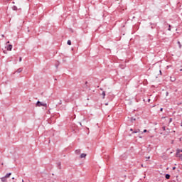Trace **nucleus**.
I'll list each match as a JSON object with an SVG mask.
<instances>
[{
    "label": "nucleus",
    "instance_id": "obj_1",
    "mask_svg": "<svg viewBox=\"0 0 182 182\" xmlns=\"http://www.w3.org/2000/svg\"><path fill=\"white\" fill-rule=\"evenodd\" d=\"M36 105L38 107H42V106H43V107H48V104L43 103V102H42L41 101H38Z\"/></svg>",
    "mask_w": 182,
    "mask_h": 182
},
{
    "label": "nucleus",
    "instance_id": "obj_2",
    "mask_svg": "<svg viewBox=\"0 0 182 182\" xmlns=\"http://www.w3.org/2000/svg\"><path fill=\"white\" fill-rule=\"evenodd\" d=\"M151 29H154L157 26V23H150Z\"/></svg>",
    "mask_w": 182,
    "mask_h": 182
},
{
    "label": "nucleus",
    "instance_id": "obj_3",
    "mask_svg": "<svg viewBox=\"0 0 182 182\" xmlns=\"http://www.w3.org/2000/svg\"><path fill=\"white\" fill-rule=\"evenodd\" d=\"M170 177H171V176L170 174H168V173L165 174V178L166 180H170Z\"/></svg>",
    "mask_w": 182,
    "mask_h": 182
},
{
    "label": "nucleus",
    "instance_id": "obj_4",
    "mask_svg": "<svg viewBox=\"0 0 182 182\" xmlns=\"http://www.w3.org/2000/svg\"><path fill=\"white\" fill-rule=\"evenodd\" d=\"M12 48H13V46H12L11 44H9V45L7 46L6 50H12Z\"/></svg>",
    "mask_w": 182,
    "mask_h": 182
},
{
    "label": "nucleus",
    "instance_id": "obj_5",
    "mask_svg": "<svg viewBox=\"0 0 182 182\" xmlns=\"http://www.w3.org/2000/svg\"><path fill=\"white\" fill-rule=\"evenodd\" d=\"M136 133H140V129H135L132 132V134H134Z\"/></svg>",
    "mask_w": 182,
    "mask_h": 182
},
{
    "label": "nucleus",
    "instance_id": "obj_6",
    "mask_svg": "<svg viewBox=\"0 0 182 182\" xmlns=\"http://www.w3.org/2000/svg\"><path fill=\"white\" fill-rule=\"evenodd\" d=\"M11 176H12V173H6V176H5V177L6 178H9V177H11Z\"/></svg>",
    "mask_w": 182,
    "mask_h": 182
},
{
    "label": "nucleus",
    "instance_id": "obj_7",
    "mask_svg": "<svg viewBox=\"0 0 182 182\" xmlns=\"http://www.w3.org/2000/svg\"><path fill=\"white\" fill-rule=\"evenodd\" d=\"M22 70H23V68H18L16 72L17 73H21L22 72Z\"/></svg>",
    "mask_w": 182,
    "mask_h": 182
},
{
    "label": "nucleus",
    "instance_id": "obj_8",
    "mask_svg": "<svg viewBox=\"0 0 182 182\" xmlns=\"http://www.w3.org/2000/svg\"><path fill=\"white\" fill-rule=\"evenodd\" d=\"M180 153H182V149H177L176 156H178V154H180Z\"/></svg>",
    "mask_w": 182,
    "mask_h": 182
},
{
    "label": "nucleus",
    "instance_id": "obj_9",
    "mask_svg": "<svg viewBox=\"0 0 182 182\" xmlns=\"http://www.w3.org/2000/svg\"><path fill=\"white\" fill-rule=\"evenodd\" d=\"M86 156H87L86 154H81L80 157V159H85L86 157Z\"/></svg>",
    "mask_w": 182,
    "mask_h": 182
},
{
    "label": "nucleus",
    "instance_id": "obj_10",
    "mask_svg": "<svg viewBox=\"0 0 182 182\" xmlns=\"http://www.w3.org/2000/svg\"><path fill=\"white\" fill-rule=\"evenodd\" d=\"M57 167L60 170L62 168L60 162L57 163Z\"/></svg>",
    "mask_w": 182,
    "mask_h": 182
},
{
    "label": "nucleus",
    "instance_id": "obj_11",
    "mask_svg": "<svg viewBox=\"0 0 182 182\" xmlns=\"http://www.w3.org/2000/svg\"><path fill=\"white\" fill-rule=\"evenodd\" d=\"M6 178H7L6 177L4 176L1 178V180L2 182H6Z\"/></svg>",
    "mask_w": 182,
    "mask_h": 182
},
{
    "label": "nucleus",
    "instance_id": "obj_12",
    "mask_svg": "<svg viewBox=\"0 0 182 182\" xmlns=\"http://www.w3.org/2000/svg\"><path fill=\"white\" fill-rule=\"evenodd\" d=\"M12 9L13 11H18V7L16 6H13Z\"/></svg>",
    "mask_w": 182,
    "mask_h": 182
},
{
    "label": "nucleus",
    "instance_id": "obj_13",
    "mask_svg": "<svg viewBox=\"0 0 182 182\" xmlns=\"http://www.w3.org/2000/svg\"><path fill=\"white\" fill-rule=\"evenodd\" d=\"M102 99H105V97L106 96V92L103 91L102 93Z\"/></svg>",
    "mask_w": 182,
    "mask_h": 182
},
{
    "label": "nucleus",
    "instance_id": "obj_14",
    "mask_svg": "<svg viewBox=\"0 0 182 182\" xmlns=\"http://www.w3.org/2000/svg\"><path fill=\"white\" fill-rule=\"evenodd\" d=\"M67 45H69V46L72 45V41L70 40H68L67 41Z\"/></svg>",
    "mask_w": 182,
    "mask_h": 182
},
{
    "label": "nucleus",
    "instance_id": "obj_15",
    "mask_svg": "<svg viewBox=\"0 0 182 182\" xmlns=\"http://www.w3.org/2000/svg\"><path fill=\"white\" fill-rule=\"evenodd\" d=\"M178 45H179V48L181 49V43L180 41L177 42Z\"/></svg>",
    "mask_w": 182,
    "mask_h": 182
},
{
    "label": "nucleus",
    "instance_id": "obj_16",
    "mask_svg": "<svg viewBox=\"0 0 182 182\" xmlns=\"http://www.w3.org/2000/svg\"><path fill=\"white\" fill-rule=\"evenodd\" d=\"M168 31H171V25H168Z\"/></svg>",
    "mask_w": 182,
    "mask_h": 182
},
{
    "label": "nucleus",
    "instance_id": "obj_17",
    "mask_svg": "<svg viewBox=\"0 0 182 182\" xmlns=\"http://www.w3.org/2000/svg\"><path fill=\"white\" fill-rule=\"evenodd\" d=\"M178 157H179V159H181V160H182V154L178 155Z\"/></svg>",
    "mask_w": 182,
    "mask_h": 182
},
{
    "label": "nucleus",
    "instance_id": "obj_18",
    "mask_svg": "<svg viewBox=\"0 0 182 182\" xmlns=\"http://www.w3.org/2000/svg\"><path fill=\"white\" fill-rule=\"evenodd\" d=\"M143 133H147V129H144V131L141 132V134H143Z\"/></svg>",
    "mask_w": 182,
    "mask_h": 182
},
{
    "label": "nucleus",
    "instance_id": "obj_19",
    "mask_svg": "<svg viewBox=\"0 0 182 182\" xmlns=\"http://www.w3.org/2000/svg\"><path fill=\"white\" fill-rule=\"evenodd\" d=\"M131 120H132V122H133V120H134V122H136V118L132 117Z\"/></svg>",
    "mask_w": 182,
    "mask_h": 182
},
{
    "label": "nucleus",
    "instance_id": "obj_20",
    "mask_svg": "<svg viewBox=\"0 0 182 182\" xmlns=\"http://www.w3.org/2000/svg\"><path fill=\"white\" fill-rule=\"evenodd\" d=\"M171 122H173V118L169 119V123H171Z\"/></svg>",
    "mask_w": 182,
    "mask_h": 182
},
{
    "label": "nucleus",
    "instance_id": "obj_21",
    "mask_svg": "<svg viewBox=\"0 0 182 182\" xmlns=\"http://www.w3.org/2000/svg\"><path fill=\"white\" fill-rule=\"evenodd\" d=\"M162 129H163L164 132H166V127H163Z\"/></svg>",
    "mask_w": 182,
    "mask_h": 182
},
{
    "label": "nucleus",
    "instance_id": "obj_22",
    "mask_svg": "<svg viewBox=\"0 0 182 182\" xmlns=\"http://www.w3.org/2000/svg\"><path fill=\"white\" fill-rule=\"evenodd\" d=\"M19 62H22V57H19Z\"/></svg>",
    "mask_w": 182,
    "mask_h": 182
},
{
    "label": "nucleus",
    "instance_id": "obj_23",
    "mask_svg": "<svg viewBox=\"0 0 182 182\" xmlns=\"http://www.w3.org/2000/svg\"><path fill=\"white\" fill-rule=\"evenodd\" d=\"M85 86L87 87V81L85 82Z\"/></svg>",
    "mask_w": 182,
    "mask_h": 182
},
{
    "label": "nucleus",
    "instance_id": "obj_24",
    "mask_svg": "<svg viewBox=\"0 0 182 182\" xmlns=\"http://www.w3.org/2000/svg\"><path fill=\"white\" fill-rule=\"evenodd\" d=\"M166 96H168V92H166Z\"/></svg>",
    "mask_w": 182,
    "mask_h": 182
},
{
    "label": "nucleus",
    "instance_id": "obj_25",
    "mask_svg": "<svg viewBox=\"0 0 182 182\" xmlns=\"http://www.w3.org/2000/svg\"><path fill=\"white\" fill-rule=\"evenodd\" d=\"M1 38H5V35L2 34Z\"/></svg>",
    "mask_w": 182,
    "mask_h": 182
},
{
    "label": "nucleus",
    "instance_id": "obj_26",
    "mask_svg": "<svg viewBox=\"0 0 182 182\" xmlns=\"http://www.w3.org/2000/svg\"><path fill=\"white\" fill-rule=\"evenodd\" d=\"M172 170H176V166H173V167L172 168Z\"/></svg>",
    "mask_w": 182,
    "mask_h": 182
},
{
    "label": "nucleus",
    "instance_id": "obj_27",
    "mask_svg": "<svg viewBox=\"0 0 182 182\" xmlns=\"http://www.w3.org/2000/svg\"><path fill=\"white\" fill-rule=\"evenodd\" d=\"M160 112H163V108H160Z\"/></svg>",
    "mask_w": 182,
    "mask_h": 182
},
{
    "label": "nucleus",
    "instance_id": "obj_28",
    "mask_svg": "<svg viewBox=\"0 0 182 182\" xmlns=\"http://www.w3.org/2000/svg\"><path fill=\"white\" fill-rule=\"evenodd\" d=\"M159 73H160V75H161V74H162L161 70H159Z\"/></svg>",
    "mask_w": 182,
    "mask_h": 182
},
{
    "label": "nucleus",
    "instance_id": "obj_29",
    "mask_svg": "<svg viewBox=\"0 0 182 182\" xmlns=\"http://www.w3.org/2000/svg\"><path fill=\"white\" fill-rule=\"evenodd\" d=\"M129 130H130V132H133V129H132V128Z\"/></svg>",
    "mask_w": 182,
    "mask_h": 182
},
{
    "label": "nucleus",
    "instance_id": "obj_30",
    "mask_svg": "<svg viewBox=\"0 0 182 182\" xmlns=\"http://www.w3.org/2000/svg\"><path fill=\"white\" fill-rule=\"evenodd\" d=\"M75 151H76V153H79L80 151L79 150H76Z\"/></svg>",
    "mask_w": 182,
    "mask_h": 182
},
{
    "label": "nucleus",
    "instance_id": "obj_31",
    "mask_svg": "<svg viewBox=\"0 0 182 182\" xmlns=\"http://www.w3.org/2000/svg\"><path fill=\"white\" fill-rule=\"evenodd\" d=\"M55 66H56V68H58V66H59V64L55 65Z\"/></svg>",
    "mask_w": 182,
    "mask_h": 182
},
{
    "label": "nucleus",
    "instance_id": "obj_32",
    "mask_svg": "<svg viewBox=\"0 0 182 182\" xmlns=\"http://www.w3.org/2000/svg\"><path fill=\"white\" fill-rule=\"evenodd\" d=\"M139 139H143V136H139Z\"/></svg>",
    "mask_w": 182,
    "mask_h": 182
},
{
    "label": "nucleus",
    "instance_id": "obj_33",
    "mask_svg": "<svg viewBox=\"0 0 182 182\" xmlns=\"http://www.w3.org/2000/svg\"><path fill=\"white\" fill-rule=\"evenodd\" d=\"M173 143H174V141H171V144H173Z\"/></svg>",
    "mask_w": 182,
    "mask_h": 182
},
{
    "label": "nucleus",
    "instance_id": "obj_34",
    "mask_svg": "<svg viewBox=\"0 0 182 182\" xmlns=\"http://www.w3.org/2000/svg\"><path fill=\"white\" fill-rule=\"evenodd\" d=\"M12 180H15V177H13V178H12Z\"/></svg>",
    "mask_w": 182,
    "mask_h": 182
},
{
    "label": "nucleus",
    "instance_id": "obj_35",
    "mask_svg": "<svg viewBox=\"0 0 182 182\" xmlns=\"http://www.w3.org/2000/svg\"><path fill=\"white\" fill-rule=\"evenodd\" d=\"M150 100H150V99H149V100H148V102H150Z\"/></svg>",
    "mask_w": 182,
    "mask_h": 182
},
{
    "label": "nucleus",
    "instance_id": "obj_36",
    "mask_svg": "<svg viewBox=\"0 0 182 182\" xmlns=\"http://www.w3.org/2000/svg\"><path fill=\"white\" fill-rule=\"evenodd\" d=\"M107 105H109L108 103H106L105 105L107 106Z\"/></svg>",
    "mask_w": 182,
    "mask_h": 182
},
{
    "label": "nucleus",
    "instance_id": "obj_37",
    "mask_svg": "<svg viewBox=\"0 0 182 182\" xmlns=\"http://www.w3.org/2000/svg\"><path fill=\"white\" fill-rule=\"evenodd\" d=\"M100 90H103V88H100Z\"/></svg>",
    "mask_w": 182,
    "mask_h": 182
},
{
    "label": "nucleus",
    "instance_id": "obj_38",
    "mask_svg": "<svg viewBox=\"0 0 182 182\" xmlns=\"http://www.w3.org/2000/svg\"><path fill=\"white\" fill-rule=\"evenodd\" d=\"M12 4H15V1H13Z\"/></svg>",
    "mask_w": 182,
    "mask_h": 182
},
{
    "label": "nucleus",
    "instance_id": "obj_39",
    "mask_svg": "<svg viewBox=\"0 0 182 182\" xmlns=\"http://www.w3.org/2000/svg\"><path fill=\"white\" fill-rule=\"evenodd\" d=\"M6 43H9V41H7Z\"/></svg>",
    "mask_w": 182,
    "mask_h": 182
},
{
    "label": "nucleus",
    "instance_id": "obj_40",
    "mask_svg": "<svg viewBox=\"0 0 182 182\" xmlns=\"http://www.w3.org/2000/svg\"><path fill=\"white\" fill-rule=\"evenodd\" d=\"M180 70H181V71H182V69H181Z\"/></svg>",
    "mask_w": 182,
    "mask_h": 182
},
{
    "label": "nucleus",
    "instance_id": "obj_41",
    "mask_svg": "<svg viewBox=\"0 0 182 182\" xmlns=\"http://www.w3.org/2000/svg\"><path fill=\"white\" fill-rule=\"evenodd\" d=\"M148 159H150V156H149Z\"/></svg>",
    "mask_w": 182,
    "mask_h": 182
}]
</instances>
